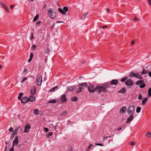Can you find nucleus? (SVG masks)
I'll list each match as a JSON object with an SVG mask.
<instances>
[{
	"instance_id": "32",
	"label": "nucleus",
	"mask_w": 151,
	"mask_h": 151,
	"mask_svg": "<svg viewBox=\"0 0 151 151\" xmlns=\"http://www.w3.org/2000/svg\"><path fill=\"white\" fill-rule=\"evenodd\" d=\"M146 136L149 137H151V133L150 132H147L146 133Z\"/></svg>"
},
{
	"instance_id": "64",
	"label": "nucleus",
	"mask_w": 151,
	"mask_h": 151,
	"mask_svg": "<svg viewBox=\"0 0 151 151\" xmlns=\"http://www.w3.org/2000/svg\"><path fill=\"white\" fill-rule=\"evenodd\" d=\"M88 13H87L86 14H84L83 15V17H84V18H85V17H86V16L88 14Z\"/></svg>"
},
{
	"instance_id": "20",
	"label": "nucleus",
	"mask_w": 151,
	"mask_h": 151,
	"mask_svg": "<svg viewBox=\"0 0 151 151\" xmlns=\"http://www.w3.org/2000/svg\"><path fill=\"white\" fill-rule=\"evenodd\" d=\"M126 91V88H122L119 91H118V92L120 93H124Z\"/></svg>"
},
{
	"instance_id": "36",
	"label": "nucleus",
	"mask_w": 151,
	"mask_h": 151,
	"mask_svg": "<svg viewBox=\"0 0 151 151\" xmlns=\"http://www.w3.org/2000/svg\"><path fill=\"white\" fill-rule=\"evenodd\" d=\"M53 135V133L52 132H50L49 133L47 134L46 135V137L47 138H49L50 136H52Z\"/></svg>"
},
{
	"instance_id": "59",
	"label": "nucleus",
	"mask_w": 151,
	"mask_h": 151,
	"mask_svg": "<svg viewBox=\"0 0 151 151\" xmlns=\"http://www.w3.org/2000/svg\"><path fill=\"white\" fill-rule=\"evenodd\" d=\"M67 114V112L66 111H65L63 112V115H64V114ZM63 114V113H62L61 115H62Z\"/></svg>"
},
{
	"instance_id": "2",
	"label": "nucleus",
	"mask_w": 151,
	"mask_h": 151,
	"mask_svg": "<svg viewBox=\"0 0 151 151\" xmlns=\"http://www.w3.org/2000/svg\"><path fill=\"white\" fill-rule=\"evenodd\" d=\"M79 87L76 90V92L78 93L81 92L83 88H84V87H87V85L86 83H80L79 85Z\"/></svg>"
},
{
	"instance_id": "56",
	"label": "nucleus",
	"mask_w": 151,
	"mask_h": 151,
	"mask_svg": "<svg viewBox=\"0 0 151 151\" xmlns=\"http://www.w3.org/2000/svg\"><path fill=\"white\" fill-rule=\"evenodd\" d=\"M68 151H73L71 147H70L68 150Z\"/></svg>"
},
{
	"instance_id": "63",
	"label": "nucleus",
	"mask_w": 151,
	"mask_h": 151,
	"mask_svg": "<svg viewBox=\"0 0 151 151\" xmlns=\"http://www.w3.org/2000/svg\"><path fill=\"white\" fill-rule=\"evenodd\" d=\"M63 21H57L56 22V23H63Z\"/></svg>"
},
{
	"instance_id": "51",
	"label": "nucleus",
	"mask_w": 151,
	"mask_h": 151,
	"mask_svg": "<svg viewBox=\"0 0 151 151\" xmlns=\"http://www.w3.org/2000/svg\"><path fill=\"white\" fill-rule=\"evenodd\" d=\"M134 20L136 22H137L139 21V19L135 17L134 18Z\"/></svg>"
},
{
	"instance_id": "7",
	"label": "nucleus",
	"mask_w": 151,
	"mask_h": 151,
	"mask_svg": "<svg viewBox=\"0 0 151 151\" xmlns=\"http://www.w3.org/2000/svg\"><path fill=\"white\" fill-rule=\"evenodd\" d=\"M42 82V77L41 76H39L37 79V84L38 86H40Z\"/></svg>"
},
{
	"instance_id": "60",
	"label": "nucleus",
	"mask_w": 151,
	"mask_h": 151,
	"mask_svg": "<svg viewBox=\"0 0 151 151\" xmlns=\"http://www.w3.org/2000/svg\"><path fill=\"white\" fill-rule=\"evenodd\" d=\"M150 5H151V0H148Z\"/></svg>"
},
{
	"instance_id": "37",
	"label": "nucleus",
	"mask_w": 151,
	"mask_h": 151,
	"mask_svg": "<svg viewBox=\"0 0 151 151\" xmlns=\"http://www.w3.org/2000/svg\"><path fill=\"white\" fill-rule=\"evenodd\" d=\"M136 76V78L139 79H142L143 78L142 76L139 74H137V73Z\"/></svg>"
},
{
	"instance_id": "3",
	"label": "nucleus",
	"mask_w": 151,
	"mask_h": 151,
	"mask_svg": "<svg viewBox=\"0 0 151 151\" xmlns=\"http://www.w3.org/2000/svg\"><path fill=\"white\" fill-rule=\"evenodd\" d=\"M48 14L50 17L51 19H54L56 17V13L54 9H50L48 11Z\"/></svg>"
},
{
	"instance_id": "9",
	"label": "nucleus",
	"mask_w": 151,
	"mask_h": 151,
	"mask_svg": "<svg viewBox=\"0 0 151 151\" xmlns=\"http://www.w3.org/2000/svg\"><path fill=\"white\" fill-rule=\"evenodd\" d=\"M102 86L105 88V89L111 87V83H108V82H106L102 84Z\"/></svg>"
},
{
	"instance_id": "31",
	"label": "nucleus",
	"mask_w": 151,
	"mask_h": 151,
	"mask_svg": "<svg viewBox=\"0 0 151 151\" xmlns=\"http://www.w3.org/2000/svg\"><path fill=\"white\" fill-rule=\"evenodd\" d=\"M56 100L55 99H52L48 101V103H51L55 104L56 103Z\"/></svg>"
},
{
	"instance_id": "52",
	"label": "nucleus",
	"mask_w": 151,
	"mask_h": 151,
	"mask_svg": "<svg viewBox=\"0 0 151 151\" xmlns=\"http://www.w3.org/2000/svg\"><path fill=\"white\" fill-rule=\"evenodd\" d=\"M95 145H99V146H103L104 145L102 144H101V143H96L95 144Z\"/></svg>"
},
{
	"instance_id": "4",
	"label": "nucleus",
	"mask_w": 151,
	"mask_h": 151,
	"mask_svg": "<svg viewBox=\"0 0 151 151\" xmlns=\"http://www.w3.org/2000/svg\"><path fill=\"white\" fill-rule=\"evenodd\" d=\"M127 112L129 114H133L135 111V106L134 105H131L128 107Z\"/></svg>"
},
{
	"instance_id": "45",
	"label": "nucleus",
	"mask_w": 151,
	"mask_h": 151,
	"mask_svg": "<svg viewBox=\"0 0 151 151\" xmlns=\"http://www.w3.org/2000/svg\"><path fill=\"white\" fill-rule=\"evenodd\" d=\"M93 146V145L92 144H90L88 147L86 149V151H88L91 148V147Z\"/></svg>"
},
{
	"instance_id": "28",
	"label": "nucleus",
	"mask_w": 151,
	"mask_h": 151,
	"mask_svg": "<svg viewBox=\"0 0 151 151\" xmlns=\"http://www.w3.org/2000/svg\"><path fill=\"white\" fill-rule=\"evenodd\" d=\"M143 83V81L142 80H139L137 81L136 83L137 85H139L140 84H142Z\"/></svg>"
},
{
	"instance_id": "24",
	"label": "nucleus",
	"mask_w": 151,
	"mask_h": 151,
	"mask_svg": "<svg viewBox=\"0 0 151 151\" xmlns=\"http://www.w3.org/2000/svg\"><path fill=\"white\" fill-rule=\"evenodd\" d=\"M34 114L36 115H38L39 114V111L38 109H35L34 111Z\"/></svg>"
},
{
	"instance_id": "53",
	"label": "nucleus",
	"mask_w": 151,
	"mask_h": 151,
	"mask_svg": "<svg viewBox=\"0 0 151 151\" xmlns=\"http://www.w3.org/2000/svg\"><path fill=\"white\" fill-rule=\"evenodd\" d=\"M44 130L46 132H47L49 131V129L47 128H44Z\"/></svg>"
},
{
	"instance_id": "17",
	"label": "nucleus",
	"mask_w": 151,
	"mask_h": 151,
	"mask_svg": "<svg viewBox=\"0 0 151 151\" xmlns=\"http://www.w3.org/2000/svg\"><path fill=\"white\" fill-rule=\"evenodd\" d=\"M0 4L2 7L4 8L5 9L6 11H7V12H9L8 8L6 5H5L3 3L1 2H0Z\"/></svg>"
},
{
	"instance_id": "57",
	"label": "nucleus",
	"mask_w": 151,
	"mask_h": 151,
	"mask_svg": "<svg viewBox=\"0 0 151 151\" xmlns=\"http://www.w3.org/2000/svg\"><path fill=\"white\" fill-rule=\"evenodd\" d=\"M14 6V5H10V8L12 9Z\"/></svg>"
},
{
	"instance_id": "50",
	"label": "nucleus",
	"mask_w": 151,
	"mask_h": 151,
	"mask_svg": "<svg viewBox=\"0 0 151 151\" xmlns=\"http://www.w3.org/2000/svg\"><path fill=\"white\" fill-rule=\"evenodd\" d=\"M9 131L11 132H13V129L12 127H10L9 129Z\"/></svg>"
},
{
	"instance_id": "13",
	"label": "nucleus",
	"mask_w": 151,
	"mask_h": 151,
	"mask_svg": "<svg viewBox=\"0 0 151 151\" xmlns=\"http://www.w3.org/2000/svg\"><path fill=\"white\" fill-rule=\"evenodd\" d=\"M110 82L111 83V84L112 85H116L119 83L117 79L112 80Z\"/></svg>"
},
{
	"instance_id": "23",
	"label": "nucleus",
	"mask_w": 151,
	"mask_h": 151,
	"mask_svg": "<svg viewBox=\"0 0 151 151\" xmlns=\"http://www.w3.org/2000/svg\"><path fill=\"white\" fill-rule=\"evenodd\" d=\"M58 10L60 13L62 14L65 15L66 14L65 12L64 11L63 9H62L60 8H59L58 9Z\"/></svg>"
},
{
	"instance_id": "54",
	"label": "nucleus",
	"mask_w": 151,
	"mask_h": 151,
	"mask_svg": "<svg viewBox=\"0 0 151 151\" xmlns=\"http://www.w3.org/2000/svg\"><path fill=\"white\" fill-rule=\"evenodd\" d=\"M41 23V22L40 21H38L36 23V25H39L40 23Z\"/></svg>"
},
{
	"instance_id": "29",
	"label": "nucleus",
	"mask_w": 151,
	"mask_h": 151,
	"mask_svg": "<svg viewBox=\"0 0 151 151\" xmlns=\"http://www.w3.org/2000/svg\"><path fill=\"white\" fill-rule=\"evenodd\" d=\"M128 77L127 76H125L121 79V81L122 82H124L128 79Z\"/></svg>"
},
{
	"instance_id": "14",
	"label": "nucleus",
	"mask_w": 151,
	"mask_h": 151,
	"mask_svg": "<svg viewBox=\"0 0 151 151\" xmlns=\"http://www.w3.org/2000/svg\"><path fill=\"white\" fill-rule=\"evenodd\" d=\"M30 92L32 95H35L36 93V90L35 86H34L30 90Z\"/></svg>"
},
{
	"instance_id": "6",
	"label": "nucleus",
	"mask_w": 151,
	"mask_h": 151,
	"mask_svg": "<svg viewBox=\"0 0 151 151\" xmlns=\"http://www.w3.org/2000/svg\"><path fill=\"white\" fill-rule=\"evenodd\" d=\"M20 127H17L15 129L14 131L13 132L12 134V135L11 137V140H12L14 139V136L16 134H17V132L18 130L20 129Z\"/></svg>"
},
{
	"instance_id": "15",
	"label": "nucleus",
	"mask_w": 151,
	"mask_h": 151,
	"mask_svg": "<svg viewBox=\"0 0 151 151\" xmlns=\"http://www.w3.org/2000/svg\"><path fill=\"white\" fill-rule=\"evenodd\" d=\"M13 144H16V145L17 146L19 142V138L18 136H16L15 137L13 141Z\"/></svg>"
},
{
	"instance_id": "19",
	"label": "nucleus",
	"mask_w": 151,
	"mask_h": 151,
	"mask_svg": "<svg viewBox=\"0 0 151 151\" xmlns=\"http://www.w3.org/2000/svg\"><path fill=\"white\" fill-rule=\"evenodd\" d=\"M126 109L127 108L126 107H123L121 109L119 112L120 114L124 113L126 111Z\"/></svg>"
},
{
	"instance_id": "21",
	"label": "nucleus",
	"mask_w": 151,
	"mask_h": 151,
	"mask_svg": "<svg viewBox=\"0 0 151 151\" xmlns=\"http://www.w3.org/2000/svg\"><path fill=\"white\" fill-rule=\"evenodd\" d=\"M33 55H34L33 53L32 52L30 53L29 58L28 61V63H30L32 61L33 57Z\"/></svg>"
},
{
	"instance_id": "41",
	"label": "nucleus",
	"mask_w": 151,
	"mask_h": 151,
	"mask_svg": "<svg viewBox=\"0 0 151 151\" xmlns=\"http://www.w3.org/2000/svg\"><path fill=\"white\" fill-rule=\"evenodd\" d=\"M142 84L140 85L139 86V87L141 88H143L145 86V84L144 83H142Z\"/></svg>"
},
{
	"instance_id": "55",
	"label": "nucleus",
	"mask_w": 151,
	"mask_h": 151,
	"mask_svg": "<svg viewBox=\"0 0 151 151\" xmlns=\"http://www.w3.org/2000/svg\"><path fill=\"white\" fill-rule=\"evenodd\" d=\"M134 43H135L134 41L133 40H132V42H131V45H133L134 44Z\"/></svg>"
},
{
	"instance_id": "48",
	"label": "nucleus",
	"mask_w": 151,
	"mask_h": 151,
	"mask_svg": "<svg viewBox=\"0 0 151 151\" xmlns=\"http://www.w3.org/2000/svg\"><path fill=\"white\" fill-rule=\"evenodd\" d=\"M50 52V49L48 47H47L46 49V52L48 54Z\"/></svg>"
},
{
	"instance_id": "22",
	"label": "nucleus",
	"mask_w": 151,
	"mask_h": 151,
	"mask_svg": "<svg viewBox=\"0 0 151 151\" xmlns=\"http://www.w3.org/2000/svg\"><path fill=\"white\" fill-rule=\"evenodd\" d=\"M137 74V73H135L134 72L132 71L130 73L129 76L130 77H136Z\"/></svg>"
},
{
	"instance_id": "44",
	"label": "nucleus",
	"mask_w": 151,
	"mask_h": 151,
	"mask_svg": "<svg viewBox=\"0 0 151 151\" xmlns=\"http://www.w3.org/2000/svg\"><path fill=\"white\" fill-rule=\"evenodd\" d=\"M36 45H33L32 46L31 48H32V50H35V49H36Z\"/></svg>"
},
{
	"instance_id": "49",
	"label": "nucleus",
	"mask_w": 151,
	"mask_h": 151,
	"mask_svg": "<svg viewBox=\"0 0 151 151\" xmlns=\"http://www.w3.org/2000/svg\"><path fill=\"white\" fill-rule=\"evenodd\" d=\"M99 27H100V28H103V29H104L105 28H107L108 26H99Z\"/></svg>"
},
{
	"instance_id": "30",
	"label": "nucleus",
	"mask_w": 151,
	"mask_h": 151,
	"mask_svg": "<svg viewBox=\"0 0 151 151\" xmlns=\"http://www.w3.org/2000/svg\"><path fill=\"white\" fill-rule=\"evenodd\" d=\"M148 97H149L151 96V88H150L148 89Z\"/></svg>"
},
{
	"instance_id": "27",
	"label": "nucleus",
	"mask_w": 151,
	"mask_h": 151,
	"mask_svg": "<svg viewBox=\"0 0 151 151\" xmlns=\"http://www.w3.org/2000/svg\"><path fill=\"white\" fill-rule=\"evenodd\" d=\"M39 18V15L38 14H37L36 15V16L34 17L33 21L34 22H35Z\"/></svg>"
},
{
	"instance_id": "33",
	"label": "nucleus",
	"mask_w": 151,
	"mask_h": 151,
	"mask_svg": "<svg viewBox=\"0 0 151 151\" xmlns=\"http://www.w3.org/2000/svg\"><path fill=\"white\" fill-rule=\"evenodd\" d=\"M58 86H56L51 89L49 91L50 92H52L53 91H55L56 89L58 87Z\"/></svg>"
},
{
	"instance_id": "43",
	"label": "nucleus",
	"mask_w": 151,
	"mask_h": 151,
	"mask_svg": "<svg viewBox=\"0 0 151 151\" xmlns=\"http://www.w3.org/2000/svg\"><path fill=\"white\" fill-rule=\"evenodd\" d=\"M34 38V36H33V34L32 32L31 34V35L30 37V40H32Z\"/></svg>"
},
{
	"instance_id": "47",
	"label": "nucleus",
	"mask_w": 151,
	"mask_h": 151,
	"mask_svg": "<svg viewBox=\"0 0 151 151\" xmlns=\"http://www.w3.org/2000/svg\"><path fill=\"white\" fill-rule=\"evenodd\" d=\"M27 79V77H24L23 79V80L21 81V83L24 82L25 80Z\"/></svg>"
},
{
	"instance_id": "42",
	"label": "nucleus",
	"mask_w": 151,
	"mask_h": 151,
	"mask_svg": "<svg viewBox=\"0 0 151 151\" xmlns=\"http://www.w3.org/2000/svg\"><path fill=\"white\" fill-rule=\"evenodd\" d=\"M131 145H135V142H129Z\"/></svg>"
},
{
	"instance_id": "26",
	"label": "nucleus",
	"mask_w": 151,
	"mask_h": 151,
	"mask_svg": "<svg viewBox=\"0 0 151 151\" xmlns=\"http://www.w3.org/2000/svg\"><path fill=\"white\" fill-rule=\"evenodd\" d=\"M148 100V99L147 98H145L142 101V104L143 105H145V103Z\"/></svg>"
},
{
	"instance_id": "8",
	"label": "nucleus",
	"mask_w": 151,
	"mask_h": 151,
	"mask_svg": "<svg viewBox=\"0 0 151 151\" xmlns=\"http://www.w3.org/2000/svg\"><path fill=\"white\" fill-rule=\"evenodd\" d=\"M21 100V103L24 104H25L29 101L28 98L27 96L23 97Z\"/></svg>"
},
{
	"instance_id": "16",
	"label": "nucleus",
	"mask_w": 151,
	"mask_h": 151,
	"mask_svg": "<svg viewBox=\"0 0 151 151\" xmlns=\"http://www.w3.org/2000/svg\"><path fill=\"white\" fill-rule=\"evenodd\" d=\"M29 101L33 102L35 100L36 98L35 96L31 95L28 98Z\"/></svg>"
},
{
	"instance_id": "1",
	"label": "nucleus",
	"mask_w": 151,
	"mask_h": 151,
	"mask_svg": "<svg viewBox=\"0 0 151 151\" xmlns=\"http://www.w3.org/2000/svg\"><path fill=\"white\" fill-rule=\"evenodd\" d=\"M91 88H92V90L91 89L90 87H88V90L89 92L91 93H93L96 91L97 93L99 94L102 92H105L107 91L106 89H105V88L102 86H97L95 87L94 86H92Z\"/></svg>"
},
{
	"instance_id": "38",
	"label": "nucleus",
	"mask_w": 151,
	"mask_h": 151,
	"mask_svg": "<svg viewBox=\"0 0 151 151\" xmlns=\"http://www.w3.org/2000/svg\"><path fill=\"white\" fill-rule=\"evenodd\" d=\"M141 108L140 107H137L136 109V111L137 113H139L141 110Z\"/></svg>"
},
{
	"instance_id": "58",
	"label": "nucleus",
	"mask_w": 151,
	"mask_h": 151,
	"mask_svg": "<svg viewBox=\"0 0 151 151\" xmlns=\"http://www.w3.org/2000/svg\"><path fill=\"white\" fill-rule=\"evenodd\" d=\"M9 151H14V148L12 147Z\"/></svg>"
},
{
	"instance_id": "10",
	"label": "nucleus",
	"mask_w": 151,
	"mask_h": 151,
	"mask_svg": "<svg viewBox=\"0 0 151 151\" xmlns=\"http://www.w3.org/2000/svg\"><path fill=\"white\" fill-rule=\"evenodd\" d=\"M30 128V125L29 124H27V125L25 127L24 132V133H28L29 132Z\"/></svg>"
},
{
	"instance_id": "39",
	"label": "nucleus",
	"mask_w": 151,
	"mask_h": 151,
	"mask_svg": "<svg viewBox=\"0 0 151 151\" xmlns=\"http://www.w3.org/2000/svg\"><path fill=\"white\" fill-rule=\"evenodd\" d=\"M63 9L64 11L65 12V14L66 13V12H68V7L67 6H65L63 7Z\"/></svg>"
},
{
	"instance_id": "46",
	"label": "nucleus",
	"mask_w": 151,
	"mask_h": 151,
	"mask_svg": "<svg viewBox=\"0 0 151 151\" xmlns=\"http://www.w3.org/2000/svg\"><path fill=\"white\" fill-rule=\"evenodd\" d=\"M138 99H141V100H142L143 99V98L142 97V95L141 94H139V97L138 98Z\"/></svg>"
},
{
	"instance_id": "18",
	"label": "nucleus",
	"mask_w": 151,
	"mask_h": 151,
	"mask_svg": "<svg viewBox=\"0 0 151 151\" xmlns=\"http://www.w3.org/2000/svg\"><path fill=\"white\" fill-rule=\"evenodd\" d=\"M76 86H69L68 88V91H69L71 92L73 91L74 89H76Z\"/></svg>"
},
{
	"instance_id": "25",
	"label": "nucleus",
	"mask_w": 151,
	"mask_h": 151,
	"mask_svg": "<svg viewBox=\"0 0 151 151\" xmlns=\"http://www.w3.org/2000/svg\"><path fill=\"white\" fill-rule=\"evenodd\" d=\"M71 100L72 101H76L78 100V98L76 96L72 97L71 99Z\"/></svg>"
},
{
	"instance_id": "40",
	"label": "nucleus",
	"mask_w": 151,
	"mask_h": 151,
	"mask_svg": "<svg viewBox=\"0 0 151 151\" xmlns=\"http://www.w3.org/2000/svg\"><path fill=\"white\" fill-rule=\"evenodd\" d=\"M27 70L26 68H24L23 72V73H24V75H26L27 73Z\"/></svg>"
},
{
	"instance_id": "5",
	"label": "nucleus",
	"mask_w": 151,
	"mask_h": 151,
	"mask_svg": "<svg viewBox=\"0 0 151 151\" xmlns=\"http://www.w3.org/2000/svg\"><path fill=\"white\" fill-rule=\"evenodd\" d=\"M134 83V82L132 80L128 79L125 82V84L128 88H130L133 85Z\"/></svg>"
},
{
	"instance_id": "11",
	"label": "nucleus",
	"mask_w": 151,
	"mask_h": 151,
	"mask_svg": "<svg viewBox=\"0 0 151 151\" xmlns=\"http://www.w3.org/2000/svg\"><path fill=\"white\" fill-rule=\"evenodd\" d=\"M130 115L127 118V120L126 122L127 123H129L130 122L134 119V116L133 114H129Z\"/></svg>"
},
{
	"instance_id": "34",
	"label": "nucleus",
	"mask_w": 151,
	"mask_h": 151,
	"mask_svg": "<svg viewBox=\"0 0 151 151\" xmlns=\"http://www.w3.org/2000/svg\"><path fill=\"white\" fill-rule=\"evenodd\" d=\"M23 94V93H20L18 96V99L19 100H20L21 99V98Z\"/></svg>"
},
{
	"instance_id": "35",
	"label": "nucleus",
	"mask_w": 151,
	"mask_h": 151,
	"mask_svg": "<svg viewBox=\"0 0 151 151\" xmlns=\"http://www.w3.org/2000/svg\"><path fill=\"white\" fill-rule=\"evenodd\" d=\"M148 73V71L145 70L144 69H143L142 70V72L141 73V74H146Z\"/></svg>"
},
{
	"instance_id": "62",
	"label": "nucleus",
	"mask_w": 151,
	"mask_h": 151,
	"mask_svg": "<svg viewBox=\"0 0 151 151\" xmlns=\"http://www.w3.org/2000/svg\"><path fill=\"white\" fill-rule=\"evenodd\" d=\"M148 75L151 78V72L148 73Z\"/></svg>"
},
{
	"instance_id": "12",
	"label": "nucleus",
	"mask_w": 151,
	"mask_h": 151,
	"mask_svg": "<svg viewBox=\"0 0 151 151\" xmlns=\"http://www.w3.org/2000/svg\"><path fill=\"white\" fill-rule=\"evenodd\" d=\"M61 101L63 102H65L67 101V99L65 94H63L62 95L61 97Z\"/></svg>"
},
{
	"instance_id": "61",
	"label": "nucleus",
	"mask_w": 151,
	"mask_h": 151,
	"mask_svg": "<svg viewBox=\"0 0 151 151\" xmlns=\"http://www.w3.org/2000/svg\"><path fill=\"white\" fill-rule=\"evenodd\" d=\"M111 137V136H108V137H106L104 138V139H106V138H107Z\"/></svg>"
}]
</instances>
